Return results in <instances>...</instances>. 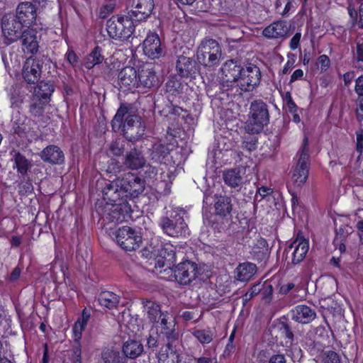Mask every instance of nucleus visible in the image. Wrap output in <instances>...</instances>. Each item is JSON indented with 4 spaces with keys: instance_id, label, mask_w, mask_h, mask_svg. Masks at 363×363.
<instances>
[{
    "instance_id": "f03ea898",
    "label": "nucleus",
    "mask_w": 363,
    "mask_h": 363,
    "mask_svg": "<svg viewBox=\"0 0 363 363\" xmlns=\"http://www.w3.org/2000/svg\"><path fill=\"white\" fill-rule=\"evenodd\" d=\"M130 107L129 104H122L111 121L112 130L118 132L121 129L124 138L131 142L139 140L144 134L145 128L141 118L137 115L128 114Z\"/></svg>"
},
{
    "instance_id": "f704fd0d",
    "label": "nucleus",
    "mask_w": 363,
    "mask_h": 363,
    "mask_svg": "<svg viewBox=\"0 0 363 363\" xmlns=\"http://www.w3.org/2000/svg\"><path fill=\"white\" fill-rule=\"evenodd\" d=\"M176 262L175 247L169 243L160 248V269L174 266Z\"/></svg>"
},
{
    "instance_id": "4d7b16f0",
    "label": "nucleus",
    "mask_w": 363,
    "mask_h": 363,
    "mask_svg": "<svg viewBox=\"0 0 363 363\" xmlns=\"http://www.w3.org/2000/svg\"><path fill=\"white\" fill-rule=\"evenodd\" d=\"M166 267L162 270L160 269V274H162V276H160V279H163L168 281H175V269H174V266H170V267Z\"/></svg>"
},
{
    "instance_id": "58836bf2",
    "label": "nucleus",
    "mask_w": 363,
    "mask_h": 363,
    "mask_svg": "<svg viewBox=\"0 0 363 363\" xmlns=\"http://www.w3.org/2000/svg\"><path fill=\"white\" fill-rule=\"evenodd\" d=\"M101 357L104 363H128V359L123 353L118 350L107 349L101 353Z\"/></svg>"
},
{
    "instance_id": "f8f14e48",
    "label": "nucleus",
    "mask_w": 363,
    "mask_h": 363,
    "mask_svg": "<svg viewBox=\"0 0 363 363\" xmlns=\"http://www.w3.org/2000/svg\"><path fill=\"white\" fill-rule=\"evenodd\" d=\"M260 80L259 68L257 65L250 64L246 68L242 67L238 88L243 91H251L259 84Z\"/></svg>"
},
{
    "instance_id": "39448f33",
    "label": "nucleus",
    "mask_w": 363,
    "mask_h": 363,
    "mask_svg": "<svg viewBox=\"0 0 363 363\" xmlns=\"http://www.w3.org/2000/svg\"><path fill=\"white\" fill-rule=\"evenodd\" d=\"M269 122V106L262 100L251 102L245 129L250 134L261 133Z\"/></svg>"
},
{
    "instance_id": "a878e982",
    "label": "nucleus",
    "mask_w": 363,
    "mask_h": 363,
    "mask_svg": "<svg viewBox=\"0 0 363 363\" xmlns=\"http://www.w3.org/2000/svg\"><path fill=\"white\" fill-rule=\"evenodd\" d=\"M143 50L145 56L150 60L159 59V35L149 32L143 41Z\"/></svg>"
},
{
    "instance_id": "864d4df0",
    "label": "nucleus",
    "mask_w": 363,
    "mask_h": 363,
    "mask_svg": "<svg viewBox=\"0 0 363 363\" xmlns=\"http://www.w3.org/2000/svg\"><path fill=\"white\" fill-rule=\"evenodd\" d=\"M323 363H341L339 354L334 351H326L323 354Z\"/></svg>"
},
{
    "instance_id": "6ab92c4d",
    "label": "nucleus",
    "mask_w": 363,
    "mask_h": 363,
    "mask_svg": "<svg viewBox=\"0 0 363 363\" xmlns=\"http://www.w3.org/2000/svg\"><path fill=\"white\" fill-rule=\"evenodd\" d=\"M118 84L123 91H133L139 88L137 69L130 66L123 67L118 74Z\"/></svg>"
},
{
    "instance_id": "5701e85b",
    "label": "nucleus",
    "mask_w": 363,
    "mask_h": 363,
    "mask_svg": "<svg viewBox=\"0 0 363 363\" xmlns=\"http://www.w3.org/2000/svg\"><path fill=\"white\" fill-rule=\"evenodd\" d=\"M293 320L301 324H308L316 318V312L314 309L306 305H298L290 311Z\"/></svg>"
},
{
    "instance_id": "a18cd8bd",
    "label": "nucleus",
    "mask_w": 363,
    "mask_h": 363,
    "mask_svg": "<svg viewBox=\"0 0 363 363\" xmlns=\"http://www.w3.org/2000/svg\"><path fill=\"white\" fill-rule=\"evenodd\" d=\"M352 228L347 224L342 225L339 228H336L335 242H343L349 235L352 234Z\"/></svg>"
},
{
    "instance_id": "393cba45",
    "label": "nucleus",
    "mask_w": 363,
    "mask_h": 363,
    "mask_svg": "<svg viewBox=\"0 0 363 363\" xmlns=\"http://www.w3.org/2000/svg\"><path fill=\"white\" fill-rule=\"evenodd\" d=\"M22 43L23 50L31 55L36 54L38 51L39 45L37 40V31L30 27L24 30L19 38Z\"/></svg>"
},
{
    "instance_id": "f257e3e1",
    "label": "nucleus",
    "mask_w": 363,
    "mask_h": 363,
    "mask_svg": "<svg viewBox=\"0 0 363 363\" xmlns=\"http://www.w3.org/2000/svg\"><path fill=\"white\" fill-rule=\"evenodd\" d=\"M144 189L145 180L131 172L106 183L102 190L103 199L111 206L106 218L111 223L127 222L132 213L129 201L138 197Z\"/></svg>"
},
{
    "instance_id": "c03bdc74",
    "label": "nucleus",
    "mask_w": 363,
    "mask_h": 363,
    "mask_svg": "<svg viewBox=\"0 0 363 363\" xmlns=\"http://www.w3.org/2000/svg\"><path fill=\"white\" fill-rule=\"evenodd\" d=\"M193 335L203 345L210 343L213 338V333L208 330H196Z\"/></svg>"
},
{
    "instance_id": "37998d69",
    "label": "nucleus",
    "mask_w": 363,
    "mask_h": 363,
    "mask_svg": "<svg viewBox=\"0 0 363 363\" xmlns=\"http://www.w3.org/2000/svg\"><path fill=\"white\" fill-rule=\"evenodd\" d=\"M66 356L70 363H82L81 343H74L72 347L66 351Z\"/></svg>"
},
{
    "instance_id": "3c124183",
    "label": "nucleus",
    "mask_w": 363,
    "mask_h": 363,
    "mask_svg": "<svg viewBox=\"0 0 363 363\" xmlns=\"http://www.w3.org/2000/svg\"><path fill=\"white\" fill-rule=\"evenodd\" d=\"M257 248L260 250L259 252L261 253V257H259V255H258V257L259 258L264 259L269 251V246L267 240L262 238H259V239H257V242L255 244V247L253 249L254 254L256 253L255 250Z\"/></svg>"
},
{
    "instance_id": "052dcab7",
    "label": "nucleus",
    "mask_w": 363,
    "mask_h": 363,
    "mask_svg": "<svg viewBox=\"0 0 363 363\" xmlns=\"http://www.w3.org/2000/svg\"><path fill=\"white\" fill-rule=\"evenodd\" d=\"M356 103V118L359 122H362L363 121V96H357Z\"/></svg>"
},
{
    "instance_id": "13d9d810",
    "label": "nucleus",
    "mask_w": 363,
    "mask_h": 363,
    "mask_svg": "<svg viewBox=\"0 0 363 363\" xmlns=\"http://www.w3.org/2000/svg\"><path fill=\"white\" fill-rule=\"evenodd\" d=\"M347 12L351 19V23L354 26L357 25L358 26V21H359V8L355 9V8L350 4L347 6Z\"/></svg>"
},
{
    "instance_id": "7ed1b4c3",
    "label": "nucleus",
    "mask_w": 363,
    "mask_h": 363,
    "mask_svg": "<svg viewBox=\"0 0 363 363\" xmlns=\"http://www.w3.org/2000/svg\"><path fill=\"white\" fill-rule=\"evenodd\" d=\"M160 330L163 334L164 345L160 351V362L164 363H178L179 354L176 345L178 335L175 333V318L172 314L160 312Z\"/></svg>"
},
{
    "instance_id": "473e14b6",
    "label": "nucleus",
    "mask_w": 363,
    "mask_h": 363,
    "mask_svg": "<svg viewBox=\"0 0 363 363\" xmlns=\"http://www.w3.org/2000/svg\"><path fill=\"white\" fill-rule=\"evenodd\" d=\"M145 160L141 151L134 148L125 156L124 164L130 169H138L144 166Z\"/></svg>"
},
{
    "instance_id": "c9c22d12",
    "label": "nucleus",
    "mask_w": 363,
    "mask_h": 363,
    "mask_svg": "<svg viewBox=\"0 0 363 363\" xmlns=\"http://www.w3.org/2000/svg\"><path fill=\"white\" fill-rule=\"evenodd\" d=\"M143 352V344L137 340H128L125 341L122 347V352L124 356L129 359H135Z\"/></svg>"
},
{
    "instance_id": "79ce46f5",
    "label": "nucleus",
    "mask_w": 363,
    "mask_h": 363,
    "mask_svg": "<svg viewBox=\"0 0 363 363\" xmlns=\"http://www.w3.org/2000/svg\"><path fill=\"white\" fill-rule=\"evenodd\" d=\"M48 101L35 99L29 106V113L34 118H40L43 116L45 107Z\"/></svg>"
},
{
    "instance_id": "c85d7f7f",
    "label": "nucleus",
    "mask_w": 363,
    "mask_h": 363,
    "mask_svg": "<svg viewBox=\"0 0 363 363\" xmlns=\"http://www.w3.org/2000/svg\"><path fill=\"white\" fill-rule=\"evenodd\" d=\"M121 296L111 291L104 290L101 291L98 296L99 304L109 310L116 309L118 308Z\"/></svg>"
},
{
    "instance_id": "9b49d317",
    "label": "nucleus",
    "mask_w": 363,
    "mask_h": 363,
    "mask_svg": "<svg viewBox=\"0 0 363 363\" xmlns=\"http://www.w3.org/2000/svg\"><path fill=\"white\" fill-rule=\"evenodd\" d=\"M167 214L169 217L164 218L162 225L164 233L171 237L185 234L188 230V226L184 218L174 211H171Z\"/></svg>"
},
{
    "instance_id": "774afa93",
    "label": "nucleus",
    "mask_w": 363,
    "mask_h": 363,
    "mask_svg": "<svg viewBox=\"0 0 363 363\" xmlns=\"http://www.w3.org/2000/svg\"><path fill=\"white\" fill-rule=\"evenodd\" d=\"M356 60L357 62H363V40L358 41L356 46Z\"/></svg>"
},
{
    "instance_id": "4be33fe9",
    "label": "nucleus",
    "mask_w": 363,
    "mask_h": 363,
    "mask_svg": "<svg viewBox=\"0 0 363 363\" xmlns=\"http://www.w3.org/2000/svg\"><path fill=\"white\" fill-rule=\"evenodd\" d=\"M137 77L139 88H150L157 80L154 66L150 62L144 63L139 67L137 70Z\"/></svg>"
},
{
    "instance_id": "4c0bfd02",
    "label": "nucleus",
    "mask_w": 363,
    "mask_h": 363,
    "mask_svg": "<svg viewBox=\"0 0 363 363\" xmlns=\"http://www.w3.org/2000/svg\"><path fill=\"white\" fill-rule=\"evenodd\" d=\"M141 255L147 259L150 265H154L155 268H157L159 266V248L156 245H153L152 243L146 245L141 250Z\"/></svg>"
},
{
    "instance_id": "cd10ccee",
    "label": "nucleus",
    "mask_w": 363,
    "mask_h": 363,
    "mask_svg": "<svg viewBox=\"0 0 363 363\" xmlns=\"http://www.w3.org/2000/svg\"><path fill=\"white\" fill-rule=\"evenodd\" d=\"M288 28L286 22L279 21L274 22L267 27H266L262 34L264 37L270 39L283 38L287 35Z\"/></svg>"
},
{
    "instance_id": "09e8293b",
    "label": "nucleus",
    "mask_w": 363,
    "mask_h": 363,
    "mask_svg": "<svg viewBox=\"0 0 363 363\" xmlns=\"http://www.w3.org/2000/svg\"><path fill=\"white\" fill-rule=\"evenodd\" d=\"M257 138L255 136H245L242 143V148L246 150L249 153L257 149Z\"/></svg>"
},
{
    "instance_id": "bf43d9fd",
    "label": "nucleus",
    "mask_w": 363,
    "mask_h": 363,
    "mask_svg": "<svg viewBox=\"0 0 363 363\" xmlns=\"http://www.w3.org/2000/svg\"><path fill=\"white\" fill-rule=\"evenodd\" d=\"M65 57H66L67 61L73 67H76L79 62V57L77 56V55L75 53V52L72 49L67 50Z\"/></svg>"
},
{
    "instance_id": "a19ab883",
    "label": "nucleus",
    "mask_w": 363,
    "mask_h": 363,
    "mask_svg": "<svg viewBox=\"0 0 363 363\" xmlns=\"http://www.w3.org/2000/svg\"><path fill=\"white\" fill-rule=\"evenodd\" d=\"M182 84L175 78H172L166 83V92L170 99H174L182 91Z\"/></svg>"
},
{
    "instance_id": "e2e57ef3",
    "label": "nucleus",
    "mask_w": 363,
    "mask_h": 363,
    "mask_svg": "<svg viewBox=\"0 0 363 363\" xmlns=\"http://www.w3.org/2000/svg\"><path fill=\"white\" fill-rule=\"evenodd\" d=\"M272 192V189L265 186H262L259 188L257 193L255 195V200L259 201Z\"/></svg>"
},
{
    "instance_id": "338daca9",
    "label": "nucleus",
    "mask_w": 363,
    "mask_h": 363,
    "mask_svg": "<svg viewBox=\"0 0 363 363\" xmlns=\"http://www.w3.org/2000/svg\"><path fill=\"white\" fill-rule=\"evenodd\" d=\"M90 318L91 311L89 309L85 307L82 311L81 316L79 317L77 320H79V322L86 325Z\"/></svg>"
},
{
    "instance_id": "1a4fd4ad",
    "label": "nucleus",
    "mask_w": 363,
    "mask_h": 363,
    "mask_svg": "<svg viewBox=\"0 0 363 363\" xmlns=\"http://www.w3.org/2000/svg\"><path fill=\"white\" fill-rule=\"evenodd\" d=\"M116 240L125 251H135L143 242L141 233L129 226L119 228L116 232Z\"/></svg>"
},
{
    "instance_id": "49530a36",
    "label": "nucleus",
    "mask_w": 363,
    "mask_h": 363,
    "mask_svg": "<svg viewBox=\"0 0 363 363\" xmlns=\"http://www.w3.org/2000/svg\"><path fill=\"white\" fill-rule=\"evenodd\" d=\"M86 325L77 320L72 326V338L74 343H81V339L82 337V333L86 328Z\"/></svg>"
},
{
    "instance_id": "6e6d98bb",
    "label": "nucleus",
    "mask_w": 363,
    "mask_h": 363,
    "mask_svg": "<svg viewBox=\"0 0 363 363\" xmlns=\"http://www.w3.org/2000/svg\"><path fill=\"white\" fill-rule=\"evenodd\" d=\"M262 299L267 303H269L272 300L273 296V286L269 284H266L262 286Z\"/></svg>"
},
{
    "instance_id": "c756f323",
    "label": "nucleus",
    "mask_w": 363,
    "mask_h": 363,
    "mask_svg": "<svg viewBox=\"0 0 363 363\" xmlns=\"http://www.w3.org/2000/svg\"><path fill=\"white\" fill-rule=\"evenodd\" d=\"M257 266L252 262H243L235 269V278L240 281H248L255 274Z\"/></svg>"
},
{
    "instance_id": "ddd939ff",
    "label": "nucleus",
    "mask_w": 363,
    "mask_h": 363,
    "mask_svg": "<svg viewBox=\"0 0 363 363\" xmlns=\"http://www.w3.org/2000/svg\"><path fill=\"white\" fill-rule=\"evenodd\" d=\"M12 122L13 131L20 138L30 140L37 136L32 121L19 111L14 114Z\"/></svg>"
},
{
    "instance_id": "8fccbe9b",
    "label": "nucleus",
    "mask_w": 363,
    "mask_h": 363,
    "mask_svg": "<svg viewBox=\"0 0 363 363\" xmlns=\"http://www.w3.org/2000/svg\"><path fill=\"white\" fill-rule=\"evenodd\" d=\"M262 291V285L260 283L254 284L242 296L243 305H246L247 303L251 300L254 296L257 295Z\"/></svg>"
},
{
    "instance_id": "9d476101",
    "label": "nucleus",
    "mask_w": 363,
    "mask_h": 363,
    "mask_svg": "<svg viewBox=\"0 0 363 363\" xmlns=\"http://www.w3.org/2000/svg\"><path fill=\"white\" fill-rule=\"evenodd\" d=\"M242 66L234 60L226 61L221 67L220 85L225 90L238 88Z\"/></svg>"
},
{
    "instance_id": "6e6552de",
    "label": "nucleus",
    "mask_w": 363,
    "mask_h": 363,
    "mask_svg": "<svg viewBox=\"0 0 363 363\" xmlns=\"http://www.w3.org/2000/svg\"><path fill=\"white\" fill-rule=\"evenodd\" d=\"M298 159L293 170L292 179L294 184L300 186L303 184L308 177L309 169V147L308 138L305 137L300 150L298 152Z\"/></svg>"
},
{
    "instance_id": "e433bc0d",
    "label": "nucleus",
    "mask_w": 363,
    "mask_h": 363,
    "mask_svg": "<svg viewBox=\"0 0 363 363\" xmlns=\"http://www.w3.org/2000/svg\"><path fill=\"white\" fill-rule=\"evenodd\" d=\"M13 169H16L21 177L24 179L28 175V172L32 167L31 162L20 152H16L15 153L13 156Z\"/></svg>"
},
{
    "instance_id": "ea45409f",
    "label": "nucleus",
    "mask_w": 363,
    "mask_h": 363,
    "mask_svg": "<svg viewBox=\"0 0 363 363\" xmlns=\"http://www.w3.org/2000/svg\"><path fill=\"white\" fill-rule=\"evenodd\" d=\"M102 52L103 50L100 46H95L92 51L87 55L85 67L88 69H91L94 66L102 63L104 60Z\"/></svg>"
},
{
    "instance_id": "2f4dec72",
    "label": "nucleus",
    "mask_w": 363,
    "mask_h": 363,
    "mask_svg": "<svg viewBox=\"0 0 363 363\" xmlns=\"http://www.w3.org/2000/svg\"><path fill=\"white\" fill-rule=\"evenodd\" d=\"M54 91V85L50 81H40L35 87L33 96L35 99L49 102Z\"/></svg>"
},
{
    "instance_id": "412c9836",
    "label": "nucleus",
    "mask_w": 363,
    "mask_h": 363,
    "mask_svg": "<svg viewBox=\"0 0 363 363\" xmlns=\"http://www.w3.org/2000/svg\"><path fill=\"white\" fill-rule=\"evenodd\" d=\"M43 68V62L35 57H28L23 67L22 76L28 84H35L40 78Z\"/></svg>"
},
{
    "instance_id": "20e7f679",
    "label": "nucleus",
    "mask_w": 363,
    "mask_h": 363,
    "mask_svg": "<svg viewBox=\"0 0 363 363\" xmlns=\"http://www.w3.org/2000/svg\"><path fill=\"white\" fill-rule=\"evenodd\" d=\"M167 97L169 105H167V107L163 108L162 111L166 113L165 116L172 120L173 122L171 123V126L167 127V137H169V139H168L169 144L166 147L160 144V157L162 156V160L160 159V165H164L165 169L168 165H170L172 162V156L170 155V151L174 146V142H175V138L179 133L180 123L184 119V116L181 115L183 112H186L182 108L173 104L174 98L170 99L169 96Z\"/></svg>"
},
{
    "instance_id": "2eb2a0df",
    "label": "nucleus",
    "mask_w": 363,
    "mask_h": 363,
    "mask_svg": "<svg viewBox=\"0 0 363 363\" xmlns=\"http://www.w3.org/2000/svg\"><path fill=\"white\" fill-rule=\"evenodd\" d=\"M1 24L6 45H11L19 39L23 26L14 17L4 16Z\"/></svg>"
},
{
    "instance_id": "4468645a",
    "label": "nucleus",
    "mask_w": 363,
    "mask_h": 363,
    "mask_svg": "<svg viewBox=\"0 0 363 363\" xmlns=\"http://www.w3.org/2000/svg\"><path fill=\"white\" fill-rule=\"evenodd\" d=\"M144 307L147 311V318L155 325H152L150 330V334L147 339V344L148 347H155L158 345L159 342V333L158 327L157 323H158L157 317L159 315V303L147 300Z\"/></svg>"
},
{
    "instance_id": "de8ad7c7",
    "label": "nucleus",
    "mask_w": 363,
    "mask_h": 363,
    "mask_svg": "<svg viewBox=\"0 0 363 363\" xmlns=\"http://www.w3.org/2000/svg\"><path fill=\"white\" fill-rule=\"evenodd\" d=\"M10 102L11 108L18 110L21 109L23 104V96L19 91L14 90L10 94Z\"/></svg>"
},
{
    "instance_id": "bb28decb",
    "label": "nucleus",
    "mask_w": 363,
    "mask_h": 363,
    "mask_svg": "<svg viewBox=\"0 0 363 363\" xmlns=\"http://www.w3.org/2000/svg\"><path fill=\"white\" fill-rule=\"evenodd\" d=\"M40 157L45 162L52 164H61L65 161L64 152L55 145H50L45 147L40 153Z\"/></svg>"
},
{
    "instance_id": "f3484780",
    "label": "nucleus",
    "mask_w": 363,
    "mask_h": 363,
    "mask_svg": "<svg viewBox=\"0 0 363 363\" xmlns=\"http://www.w3.org/2000/svg\"><path fill=\"white\" fill-rule=\"evenodd\" d=\"M130 7L128 15L138 23L152 14L155 4L153 0H132Z\"/></svg>"
},
{
    "instance_id": "72a5a7b5",
    "label": "nucleus",
    "mask_w": 363,
    "mask_h": 363,
    "mask_svg": "<svg viewBox=\"0 0 363 363\" xmlns=\"http://www.w3.org/2000/svg\"><path fill=\"white\" fill-rule=\"evenodd\" d=\"M214 208L217 215L223 217L230 215L233 210L231 199L226 195H216Z\"/></svg>"
},
{
    "instance_id": "69168bd1",
    "label": "nucleus",
    "mask_w": 363,
    "mask_h": 363,
    "mask_svg": "<svg viewBox=\"0 0 363 363\" xmlns=\"http://www.w3.org/2000/svg\"><path fill=\"white\" fill-rule=\"evenodd\" d=\"M356 150L362 154L363 151V130L357 132ZM360 155H359V157Z\"/></svg>"
},
{
    "instance_id": "0eeeda50",
    "label": "nucleus",
    "mask_w": 363,
    "mask_h": 363,
    "mask_svg": "<svg viewBox=\"0 0 363 363\" xmlns=\"http://www.w3.org/2000/svg\"><path fill=\"white\" fill-rule=\"evenodd\" d=\"M221 55L219 43L212 38H206L198 48L197 60L205 67H213L219 63Z\"/></svg>"
},
{
    "instance_id": "aec40b11",
    "label": "nucleus",
    "mask_w": 363,
    "mask_h": 363,
    "mask_svg": "<svg viewBox=\"0 0 363 363\" xmlns=\"http://www.w3.org/2000/svg\"><path fill=\"white\" fill-rule=\"evenodd\" d=\"M308 250V240L305 239L303 237L298 236L297 238L289 245L285 251L287 255L291 254V263L294 265H296L301 263L304 259Z\"/></svg>"
},
{
    "instance_id": "680f3d73",
    "label": "nucleus",
    "mask_w": 363,
    "mask_h": 363,
    "mask_svg": "<svg viewBox=\"0 0 363 363\" xmlns=\"http://www.w3.org/2000/svg\"><path fill=\"white\" fill-rule=\"evenodd\" d=\"M318 63L320 65L322 71H326L330 66V60L326 55H322L318 58Z\"/></svg>"
},
{
    "instance_id": "423d86ee",
    "label": "nucleus",
    "mask_w": 363,
    "mask_h": 363,
    "mask_svg": "<svg viewBox=\"0 0 363 363\" xmlns=\"http://www.w3.org/2000/svg\"><path fill=\"white\" fill-rule=\"evenodd\" d=\"M136 23L130 16H112L106 21L108 35L115 40L128 39L134 33Z\"/></svg>"
},
{
    "instance_id": "a211bd4d",
    "label": "nucleus",
    "mask_w": 363,
    "mask_h": 363,
    "mask_svg": "<svg viewBox=\"0 0 363 363\" xmlns=\"http://www.w3.org/2000/svg\"><path fill=\"white\" fill-rule=\"evenodd\" d=\"M36 18L37 8L35 4L24 1L18 5L15 18L22 26L29 28L35 22Z\"/></svg>"
},
{
    "instance_id": "5fc2aeb1",
    "label": "nucleus",
    "mask_w": 363,
    "mask_h": 363,
    "mask_svg": "<svg viewBox=\"0 0 363 363\" xmlns=\"http://www.w3.org/2000/svg\"><path fill=\"white\" fill-rule=\"evenodd\" d=\"M283 101L284 105L288 108V111L290 113H296L297 111L298 107L294 101L291 94L290 92L287 91L283 97Z\"/></svg>"
},
{
    "instance_id": "dca6fc26",
    "label": "nucleus",
    "mask_w": 363,
    "mask_h": 363,
    "mask_svg": "<svg viewBox=\"0 0 363 363\" xmlns=\"http://www.w3.org/2000/svg\"><path fill=\"white\" fill-rule=\"evenodd\" d=\"M198 267L196 262L185 260L175 268V281L182 285L189 284L196 277Z\"/></svg>"
},
{
    "instance_id": "0e129e2a",
    "label": "nucleus",
    "mask_w": 363,
    "mask_h": 363,
    "mask_svg": "<svg viewBox=\"0 0 363 363\" xmlns=\"http://www.w3.org/2000/svg\"><path fill=\"white\" fill-rule=\"evenodd\" d=\"M354 91L357 96H363V74L356 79Z\"/></svg>"
},
{
    "instance_id": "603ef678",
    "label": "nucleus",
    "mask_w": 363,
    "mask_h": 363,
    "mask_svg": "<svg viewBox=\"0 0 363 363\" xmlns=\"http://www.w3.org/2000/svg\"><path fill=\"white\" fill-rule=\"evenodd\" d=\"M280 331L285 338L289 340L292 343L294 339V335L292 328L288 322L281 321L280 323Z\"/></svg>"
},
{
    "instance_id": "7c9ffc66",
    "label": "nucleus",
    "mask_w": 363,
    "mask_h": 363,
    "mask_svg": "<svg viewBox=\"0 0 363 363\" xmlns=\"http://www.w3.org/2000/svg\"><path fill=\"white\" fill-rule=\"evenodd\" d=\"M195 61L190 57L181 55L178 57L176 64L177 73L182 77H189L195 73Z\"/></svg>"
},
{
    "instance_id": "b1692460",
    "label": "nucleus",
    "mask_w": 363,
    "mask_h": 363,
    "mask_svg": "<svg viewBox=\"0 0 363 363\" xmlns=\"http://www.w3.org/2000/svg\"><path fill=\"white\" fill-rule=\"evenodd\" d=\"M244 174L240 168H232L223 171L222 177L225 184L239 191L245 184Z\"/></svg>"
}]
</instances>
